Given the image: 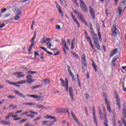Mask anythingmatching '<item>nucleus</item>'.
Here are the masks:
<instances>
[{"mask_svg": "<svg viewBox=\"0 0 126 126\" xmlns=\"http://www.w3.org/2000/svg\"><path fill=\"white\" fill-rule=\"evenodd\" d=\"M80 5L83 11H84V12H88V9H87V5L85 4L84 1H82L81 2H80Z\"/></svg>", "mask_w": 126, "mask_h": 126, "instance_id": "obj_3", "label": "nucleus"}, {"mask_svg": "<svg viewBox=\"0 0 126 126\" xmlns=\"http://www.w3.org/2000/svg\"><path fill=\"white\" fill-rule=\"evenodd\" d=\"M39 48L43 50V51H44L45 52H46V53L47 52H48V51H47V49L44 47L40 46Z\"/></svg>", "mask_w": 126, "mask_h": 126, "instance_id": "obj_51", "label": "nucleus"}, {"mask_svg": "<svg viewBox=\"0 0 126 126\" xmlns=\"http://www.w3.org/2000/svg\"><path fill=\"white\" fill-rule=\"evenodd\" d=\"M55 3L56 4V8H58L59 13H60L62 17H63V12L62 10V7H61V6L58 4V2L57 1H55Z\"/></svg>", "mask_w": 126, "mask_h": 126, "instance_id": "obj_5", "label": "nucleus"}, {"mask_svg": "<svg viewBox=\"0 0 126 126\" xmlns=\"http://www.w3.org/2000/svg\"><path fill=\"white\" fill-rule=\"evenodd\" d=\"M39 87H41V85H37L32 87V89H36V88H39Z\"/></svg>", "mask_w": 126, "mask_h": 126, "instance_id": "obj_44", "label": "nucleus"}, {"mask_svg": "<svg viewBox=\"0 0 126 126\" xmlns=\"http://www.w3.org/2000/svg\"><path fill=\"white\" fill-rule=\"evenodd\" d=\"M96 27L97 29V32H100V27L99 26V23H98V22H96Z\"/></svg>", "mask_w": 126, "mask_h": 126, "instance_id": "obj_34", "label": "nucleus"}, {"mask_svg": "<svg viewBox=\"0 0 126 126\" xmlns=\"http://www.w3.org/2000/svg\"><path fill=\"white\" fill-rule=\"evenodd\" d=\"M71 115L75 122H76L77 124H78L79 126H81V124L78 122V120H77V118H76V116H75V115L74 114V113H73V111H71Z\"/></svg>", "mask_w": 126, "mask_h": 126, "instance_id": "obj_13", "label": "nucleus"}, {"mask_svg": "<svg viewBox=\"0 0 126 126\" xmlns=\"http://www.w3.org/2000/svg\"><path fill=\"white\" fill-rule=\"evenodd\" d=\"M36 107L37 108H38L39 109H46V110H47L48 109H51V107L50 106L48 107H45L44 106V105H39V104L37 103L36 104Z\"/></svg>", "mask_w": 126, "mask_h": 126, "instance_id": "obj_20", "label": "nucleus"}, {"mask_svg": "<svg viewBox=\"0 0 126 126\" xmlns=\"http://www.w3.org/2000/svg\"><path fill=\"white\" fill-rule=\"evenodd\" d=\"M78 16L79 18H80V20L82 21V22L85 23V20H84V16H83V15H82V13H78Z\"/></svg>", "mask_w": 126, "mask_h": 126, "instance_id": "obj_19", "label": "nucleus"}, {"mask_svg": "<svg viewBox=\"0 0 126 126\" xmlns=\"http://www.w3.org/2000/svg\"><path fill=\"white\" fill-rule=\"evenodd\" d=\"M67 67L68 68V73H71L72 72H71V69H70V66H69V65H67Z\"/></svg>", "mask_w": 126, "mask_h": 126, "instance_id": "obj_47", "label": "nucleus"}, {"mask_svg": "<svg viewBox=\"0 0 126 126\" xmlns=\"http://www.w3.org/2000/svg\"><path fill=\"white\" fill-rule=\"evenodd\" d=\"M82 64H84L85 67L87 66L86 59L85 58V54H83L82 57Z\"/></svg>", "mask_w": 126, "mask_h": 126, "instance_id": "obj_15", "label": "nucleus"}, {"mask_svg": "<svg viewBox=\"0 0 126 126\" xmlns=\"http://www.w3.org/2000/svg\"><path fill=\"white\" fill-rule=\"evenodd\" d=\"M50 123V121H42V124L44 125H46Z\"/></svg>", "mask_w": 126, "mask_h": 126, "instance_id": "obj_43", "label": "nucleus"}, {"mask_svg": "<svg viewBox=\"0 0 126 126\" xmlns=\"http://www.w3.org/2000/svg\"><path fill=\"white\" fill-rule=\"evenodd\" d=\"M14 11L16 15H20L21 14V11L19 8H15Z\"/></svg>", "mask_w": 126, "mask_h": 126, "instance_id": "obj_22", "label": "nucleus"}, {"mask_svg": "<svg viewBox=\"0 0 126 126\" xmlns=\"http://www.w3.org/2000/svg\"><path fill=\"white\" fill-rule=\"evenodd\" d=\"M63 50L65 55H66V51H68V50H69V48H68V46H67V45H66L65 46H63Z\"/></svg>", "mask_w": 126, "mask_h": 126, "instance_id": "obj_29", "label": "nucleus"}, {"mask_svg": "<svg viewBox=\"0 0 126 126\" xmlns=\"http://www.w3.org/2000/svg\"><path fill=\"white\" fill-rule=\"evenodd\" d=\"M99 115L100 116V120L104 121L103 124L104 126H109L108 125V119H107V115L105 114L104 116L102 114V110L101 109H99Z\"/></svg>", "mask_w": 126, "mask_h": 126, "instance_id": "obj_1", "label": "nucleus"}, {"mask_svg": "<svg viewBox=\"0 0 126 126\" xmlns=\"http://www.w3.org/2000/svg\"><path fill=\"white\" fill-rule=\"evenodd\" d=\"M50 119H52V120H54L55 122H57V118L54 116H50Z\"/></svg>", "mask_w": 126, "mask_h": 126, "instance_id": "obj_55", "label": "nucleus"}, {"mask_svg": "<svg viewBox=\"0 0 126 126\" xmlns=\"http://www.w3.org/2000/svg\"><path fill=\"white\" fill-rule=\"evenodd\" d=\"M103 112L104 113H102V115H103L104 117L105 114L107 115V113H106V109L105 108H103Z\"/></svg>", "mask_w": 126, "mask_h": 126, "instance_id": "obj_59", "label": "nucleus"}, {"mask_svg": "<svg viewBox=\"0 0 126 126\" xmlns=\"http://www.w3.org/2000/svg\"><path fill=\"white\" fill-rule=\"evenodd\" d=\"M56 121H52L51 122V124L49 125L50 126H54L55 123H56Z\"/></svg>", "mask_w": 126, "mask_h": 126, "instance_id": "obj_62", "label": "nucleus"}, {"mask_svg": "<svg viewBox=\"0 0 126 126\" xmlns=\"http://www.w3.org/2000/svg\"><path fill=\"white\" fill-rule=\"evenodd\" d=\"M41 82H44V84L45 85H47V84H49V83L51 82V81L49 79H45L44 80H41Z\"/></svg>", "mask_w": 126, "mask_h": 126, "instance_id": "obj_25", "label": "nucleus"}, {"mask_svg": "<svg viewBox=\"0 0 126 126\" xmlns=\"http://www.w3.org/2000/svg\"><path fill=\"white\" fill-rule=\"evenodd\" d=\"M27 96L28 97H32L35 99H37L38 101H40V100H41V98H43V96H40L35 94H28Z\"/></svg>", "mask_w": 126, "mask_h": 126, "instance_id": "obj_11", "label": "nucleus"}, {"mask_svg": "<svg viewBox=\"0 0 126 126\" xmlns=\"http://www.w3.org/2000/svg\"><path fill=\"white\" fill-rule=\"evenodd\" d=\"M7 98L9 99H15L16 97L14 95H8Z\"/></svg>", "mask_w": 126, "mask_h": 126, "instance_id": "obj_42", "label": "nucleus"}, {"mask_svg": "<svg viewBox=\"0 0 126 126\" xmlns=\"http://www.w3.org/2000/svg\"><path fill=\"white\" fill-rule=\"evenodd\" d=\"M103 96L104 98V101H105V102L106 103V98L107 99H108V98L107 97V95L106 94H105L104 93H103Z\"/></svg>", "mask_w": 126, "mask_h": 126, "instance_id": "obj_48", "label": "nucleus"}, {"mask_svg": "<svg viewBox=\"0 0 126 126\" xmlns=\"http://www.w3.org/2000/svg\"><path fill=\"white\" fill-rule=\"evenodd\" d=\"M114 95L115 96V99L116 101L117 104L118 106L119 110H121V100H120V97H119V94H118V93L115 92L114 93Z\"/></svg>", "mask_w": 126, "mask_h": 126, "instance_id": "obj_2", "label": "nucleus"}, {"mask_svg": "<svg viewBox=\"0 0 126 126\" xmlns=\"http://www.w3.org/2000/svg\"><path fill=\"white\" fill-rule=\"evenodd\" d=\"M20 17L18 15H17L14 17V20H19Z\"/></svg>", "mask_w": 126, "mask_h": 126, "instance_id": "obj_41", "label": "nucleus"}, {"mask_svg": "<svg viewBox=\"0 0 126 126\" xmlns=\"http://www.w3.org/2000/svg\"><path fill=\"white\" fill-rule=\"evenodd\" d=\"M65 84H66V85L65 86V89L66 92H67L68 91V80H67V78H66V81L65 82Z\"/></svg>", "mask_w": 126, "mask_h": 126, "instance_id": "obj_28", "label": "nucleus"}, {"mask_svg": "<svg viewBox=\"0 0 126 126\" xmlns=\"http://www.w3.org/2000/svg\"><path fill=\"white\" fill-rule=\"evenodd\" d=\"M78 83L79 87H81V82L80 80H79V79L78 80Z\"/></svg>", "mask_w": 126, "mask_h": 126, "instance_id": "obj_60", "label": "nucleus"}, {"mask_svg": "<svg viewBox=\"0 0 126 126\" xmlns=\"http://www.w3.org/2000/svg\"><path fill=\"white\" fill-rule=\"evenodd\" d=\"M22 72H15L13 73V75H16L17 74V78H19L20 77H24V76H25V75H21Z\"/></svg>", "mask_w": 126, "mask_h": 126, "instance_id": "obj_21", "label": "nucleus"}, {"mask_svg": "<svg viewBox=\"0 0 126 126\" xmlns=\"http://www.w3.org/2000/svg\"><path fill=\"white\" fill-rule=\"evenodd\" d=\"M6 11V8L2 9L1 10V13H3V12H5Z\"/></svg>", "mask_w": 126, "mask_h": 126, "instance_id": "obj_64", "label": "nucleus"}, {"mask_svg": "<svg viewBox=\"0 0 126 126\" xmlns=\"http://www.w3.org/2000/svg\"><path fill=\"white\" fill-rule=\"evenodd\" d=\"M120 5L122 6H124V5H126V0H123L121 3Z\"/></svg>", "mask_w": 126, "mask_h": 126, "instance_id": "obj_37", "label": "nucleus"}, {"mask_svg": "<svg viewBox=\"0 0 126 126\" xmlns=\"http://www.w3.org/2000/svg\"><path fill=\"white\" fill-rule=\"evenodd\" d=\"M31 114H34V115H38V112H35L32 111H30Z\"/></svg>", "mask_w": 126, "mask_h": 126, "instance_id": "obj_63", "label": "nucleus"}, {"mask_svg": "<svg viewBox=\"0 0 126 126\" xmlns=\"http://www.w3.org/2000/svg\"><path fill=\"white\" fill-rule=\"evenodd\" d=\"M72 18H73L74 21L75 22V24L78 25V27H80V25L79 24V22L77 21V19L74 16V15H72Z\"/></svg>", "mask_w": 126, "mask_h": 126, "instance_id": "obj_23", "label": "nucleus"}, {"mask_svg": "<svg viewBox=\"0 0 126 126\" xmlns=\"http://www.w3.org/2000/svg\"><path fill=\"white\" fill-rule=\"evenodd\" d=\"M6 82H7V83L8 84H10L11 85H14V86H16L17 87H20V85H18L19 84H17V82L14 83L8 80L6 81Z\"/></svg>", "mask_w": 126, "mask_h": 126, "instance_id": "obj_16", "label": "nucleus"}, {"mask_svg": "<svg viewBox=\"0 0 126 126\" xmlns=\"http://www.w3.org/2000/svg\"><path fill=\"white\" fill-rule=\"evenodd\" d=\"M90 12L93 19H95V11L91 6H90Z\"/></svg>", "mask_w": 126, "mask_h": 126, "instance_id": "obj_12", "label": "nucleus"}, {"mask_svg": "<svg viewBox=\"0 0 126 126\" xmlns=\"http://www.w3.org/2000/svg\"><path fill=\"white\" fill-rule=\"evenodd\" d=\"M62 43L64 46H67V45L66 44V42H65V40H63Z\"/></svg>", "mask_w": 126, "mask_h": 126, "instance_id": "obj_54", "label": "nucleus"}, {"mask_svg": "<svg viewBox=\"0 0 126 126\" xmlns=\"http://www.w3.org/2000/svg\"><path fill=\"white\" fill-rule=\"evenodd\" d=\"M95 46L97 48V50L100 51L101 50V47H100V45H99V43L94 44Z\"/></svg>", "mask_w": 126, "mask_h": 126, "instance_id": "obj_35", "label": "nucleus"}, {"mask_svg": "<svg viewBox=\"0 0 126 126\" xmlns=\"http://www.w3.org/2000/svg\"><path fill=\"white\" fill-rule=\"evenodd\" d=\"M93 67H94L95 72H97V71H98V70H97V65H96V64L94 63V61L93 63Z\"/></svg>", "mask_w": 126, "mask_h": 126, "instance_id": "obj_33", "label": "nucleus"}, {"mask_svg": "<svg viewBox=\"0 0 126 126\" xmlns=\"http://www.w3.org/2000/svg\"><path fill=\"white\" fill-rule=\"evenodd\" d=\"M122 122L123 125H124V126H126V120H125V119H122Z\"/></svg>", "mask_w": 126, "mask_h": 126, "instance_id": "obj_52", "label": "nucleus"}, {"mask_svg": "<svg viewBox=\"0 0 126 126\" xmlns=\"http://www.w3.org/2000/svg\"><path fill=\"white\" fill-rule=\"evenodd\" d=\"M112 31L113 32V35L114 37H116L117 35H119L120 34L119 30L117 29V28L115 26L112 27Z\"/></svg>", "mask_w": 126, "mask_h": 126, "instance_id": "obj_4", "label": "nucleus"}, {"mask_svg": "<svg viewBox=\"0 0 126 126\" xmlns=\"http://www.w3.org/2000/svg\"><path fill=\"white\" fill-rule=\"evenodd\" d=\"M11 107H12V109H16V108H17V106L16 105H10L9 106V107L11 108Z\"/></svg>", "mask_w": 126, "mask_h": 126, "instance_id": "obj_50", "label": "nucleus"}, {"mask_svg": "<svg viewBox=\"0 0 126 126\" xmlns=\"http://www.w3.org/2000/svg\"><path fill=\"white\" fill-rule=\"evenodd\" d=\"M93 40L94 44H97L99 43V40H98V36L97 34H94Z\"/></svg>", "mask_w": 126, "mask_h": 126, "instance_id": "obj_18", "label": "nucleus"}, {"mask_svg": "<svg viewBox=\"0 0 126 126\" xmlns=\"http://www.w3.org/2000/svg\"><path fill=\"white\" fill-rule=\"evenodd\" d=\"M117 52H118L117 48L115 49V50H112L110 53V58H112V57H113V56H114V55L116 54Z\"/></svg>", "mask_w": 126, "mask_h": 126, "instance_id": "obj_24", "label": "nucleus"}, {"mask_svg": "<svg viewBox=\"0 0 126 126\" xmlns=\"http://www.w3.org/2000/svg\"><path fill=\"white\" fill-rule=\"evenodd\" d=\"M47 42H51V39L44 37L42 38V41H40V43L41 44H45V43H47Z\"/></svg>", "mask_w": 126, "mask_h": 126, "instance_id": "obj_14", "label": "nucleus"}, {"mask_svg": "<svg viewBox=\"0 0 126 126\" xmlns=\"http://www.w3.org/2000/svg\"><path fill=\"white\" fill-rule=\"evenodd\" d=\"M28 73H30L31 74H34L35 73H37V72L36 71H28Z\"/></svg>", "mask_w": 126, "mask_h": 126, "instance_id": "obj_46", "label": "nucleus"}, {"mask_svg": "<svg viewBox=\"0 0 126 126\" xmlns=\"http://www.w3.org/2000/svg\"><path fill=\"white\" fill-rule=\"evenodd\" d=\"M117 60H118V58H113L112 60V63H116V62H117Z\"/></svg>", "mask_w": 126, "mask_h": 126, "instance_id": "obj_45", "label": "nucleus"}, {"mask_svg": "<svg viewBox=\"0 0 126 126\" xmlns=\"http://www.w3.org/2000/svg\"><path fill=\"white\" fill-rule=\"evenodd\" d=\"M0 123L5 126H9V123L7 122L6 121H1Z\"/></svg>", "mask_w": 126, "mask_h": 126, "instance_id": "obj_32", "label": "nucleus"}, {"mask_svg": "<svg viewBox=\"0 0 126 126\" xmlns=\"http://www.w3.org/2000/svg\"><path fill=\"white\" fill-rule=\"evenodd\" d=\"M118 13L119 14V15H121L122 13L123 12V6H121L120 4V6L118 7Z\"/></svg>", "mask_w": 126, "mask_h": 126, "instance_id": "obj_26", "label": "nucleus"}, {"mask_svg": "<svg viewBox=\"0 0 126 126\" xmlns=\"http://www.w3.org/2000/svg\"><path fill=\"white\" fill-rule=\"evenodd\" d=\"M25 126H33V125L30 122H28L25 125Z\"/></svg>", "mask_w": 126, "mask_h": 126, "instance_id": "obj_49", "label": "nucleus"}, {"mask_svg": "<svg viewBox=\"0 0 126 126\" xmlns=\"http://www.w3.org/2000/svg\"><path fill=\"white\" fill-rule=\"evenodd\" d=\"M89 26H90V29L91 30V34L94 37V34H96V33H94V30H93V25L92 24V23L91 22L89 23Z\"/></svg>", "mask_w": 126, "mask_h": 126, "instance_id": "obj_17", "label": "nucleus"}, {"mask_svg": "<svg viewBox=\"0 0 126 126\" xmlns=\"http://www.w3.org/2000/svg\"><path fill=\"white\" fill-rule=\"evenodd\" d=\"M23 105H28V106H35V103L33 102H26V103H23Z\"/></svg>", "mask_w": 126, "mask_h": 126, "instance_id": "obj_31", "label": "nucleus"}, {"mask_svg": "<svg viewBox=\"0 0 126 126\" xmlns=\"http://www.w3.org/2000/svg\"><path fill=\"white\" fill-rule=\"evenodd\" d=\"M74 3L77 5V7H79V4H78V2H77V1H76L74 2Z\"/></svg>", "mask_w": 126, "mask_h": 126, "instance_id": "obj_61", "label": "nucleus"}, {"mask_svg": "<svg viewBox=\"0 0 126 126\" xmlns=\"http://www.w3.org/2000/svg\"><path fill=\"white\" fill-rule=\"evenodd\" d=\"M69 94L71 99H72V101H74V97L73 95V90H72V87L69 88Z\"/></svg>", "mask_w": 126, "mask_h": 126, "instance_id": "obj_6", "label": "nucleus"}, {"mask_svg": "<svg viewBox=\"0 0 126 126\" xmlns=\"http://www.w3.org/2000/svg\"><path fill=\"white\" fill-rule=\"evenodd\" d=\"M34 57H37V56H39V53H38V52H37L36 51H34Z\"/></svg>", "mask_w": 126, "mask_h": 126, "instance_id": "obj_58", "label": "nucleus"}, {"mask_svg": "<svg viewBox=\"0 0 126 126\" xmlns=\"http://www.w3.org/2000/svg\"><path fill=\"white\" fill-rule=\"evenodd\" d=\"M27 117H28L29 118V117H30L32 119L34 118V115H32V114H30V115H27Z\"/></svg>", "mask_w": 126, "mask_h": 126, "instance_id": "obj_53", "label": "nucleus"}, {"mask_svg": "<svg viewBox=\"0 0 126 126\" xmlns=\"http://www.w3.org/2000/svg\"><path fill=\"white\" fill-rule=\"evenodd\" d=\"M15 94H17L20 97H22V98H25V95L23 94L22 93H20L19 92L16 91L15 92Z\"/></svg>", "mask_w": 126, "mask_h": 126, "instance_id": "obj_27", "label": "nucleus"}, {"mask_svg": "<svg viewBox=\"0 0 126 126\" xmlns=\"http://www.w3.org/2000/svg\"><path fill=\"white\" fill-rule=\"evenodd\" d=\"M75 43V38H73V39L72 40L71 42V50H73L74 49V43Z\"/></svg>", "mask_w": 126, "mask_h": 126, "instance_id": "obj_30", "label": "nucleus"}, {"mask_svg": "<svg viewBox=\"0 0 126 126\" xmlns=\"http://www.w3.org/2000/svg\"><path fill=\"white\" fill-rule=\"evenodd\" d=\"M123 116L126 119V109L125 108L123 110Z\"/></svg>", "mask_w": 126, "mask_h": 126, "instance_id": "obj_36", "label": "nucleus"}, {"mask_svg": "<svg viewBox=\"0 0 126 126\" xmlns=\"http://www.w3.org/2000/svg\"><path fill=\"white\" fill-rule=\"evenodd\" d=\"M32 75H28L26 77L27 78V81L28 83H31L32 82H34L35 81V80L32 79Z\"/></svg>", "mask_w": 126, "mask_h": 126, "instance_id": "obj_9", "label": "nucleus"}, {"mask_svg": "<svg viewBox=\"0 0 126 126\" xmlns=\"http://www.w3.org/2000/svg\"><path fill=\"white\" fill-rule=\"evenodd\" d=\"M56 28L58 30H61V26H60V25H56Z\"/></svg>", "mask_w": 126, "mask_h": 126, "instance_id": "obj_56", "label": "nucleus"}, {"mask_svg": "<svg viewBox=\"0 0 126 126\" xmlns=\"http://www.w3.org/2000/svg\"><path fill=\"white\" fill-rule=\"evenodd\" d=\"M60 80H61V81H62V85L63 87H65V86L66 85V84H65V83H64V81H63V80L62 79H60Z\"/></svg>", "mask_w": 126, "mask_h": 126, "instance_id": "obj_39", "label": "nucleus"}, {"mask_svg": "<svg viewBox=\"0 0 126 126\" xmlns=\"http://www.w3.org/2000/svg\"><path fill=\"white\" fill-rule=\"evenodd\" d=\"M98 32L99 40H100V41H102V37L101 36V32Z\"/></svg>", "mask_w": 126, "mask_h": 126, "instance_id": "obj_40", "label": "nucleus"}, {"mask_svg": "<svg viewBox=\"0 0 126 126\" xmlns=\"http://www.w3.org/2000/svg\"><path fill=\"white\" fill-rule=\"evenodd\" d=\"M85 35L86 39L87 41H88V42H89V44L91 45V44H92V41H91V38H90V36L88 35V33H87L86 31H85Z\"/></svg>", "mask_w": 126, "mask_h": 126, "instance_id": "obj_8", "label": "nucleus"}, {"mask_svg": "<svg viewBox=\"0 0 126 126\" xmlns=\"http://www.w3.org/2000/svg\"><path fill=\"white\" fill-rule=\"evenodd\" d=\"M93 113L94 121L96 126H98V122L97 121V116H96V115H95V108H94V107H93Z\"/></svg>", "mask_w": 126, "mask_h": 126, "instance_id": "obj_10", "label": "nucleus"}, {"mask_svg": "<svg viewBox=\"0 0 126 126\" xmlns=\"http://www.w3.org/2000/svg\"><path fill=\"white\" fill-rule=\"evenodd\" d=\"M105 103L107 106V108L108 112H109V113H112V108H111V107L110 106V102L108 100V98L106 97H105Z\"/></svg>", "mask_w": 126, "mask_h": 126, "instance_id": "obj_7", "label": "nucleus"}, {"mask_svg": "<svg viewBox=\"0 0 126 126\" xmlns=\"http://www.w3.org/2000/svg\"><path fill=\"white\" fill-rule=\"evenodd\" d=\"M13 115H14V113H13V112H11V113H8V115L10 116V117H12V118H13Z\"/></svg>", "mask_w": 126, "mask_h": 126, "instance_id": "obj_57", "label": "nucleus"}, {"mask_svg": "<svg viewBox=\"0 0 126 126\" xmlns=\"http://www.w3.org/2000/svg\"><path fill=\"white\" fill-rule=\"evenodd\" d=\"M72 54L73 57H75V58H76V59H79V56H78V55L76 54L75 52H73Z\"/></svg>", "mask_w": 126, "mask_h": 126, "instance_id": "obj_38", "label": "nucleus"}]
</instances>
